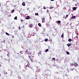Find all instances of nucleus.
I'll return each mask as SVG.
<instances>
[{"instance_id":"obj_7","label":"nucleus","mask_w":79,"mask_h":79,"mask_svg":"<svg viewBox=\"0 0 79 79\" xmlns=\"http://www.w3.org/2000/svg\"><path fill=\"white\" fill-rule=\"evenodd\" d=\"M45 17H43L42 18V21H45Z\"/></svg>"},{"instance_id":"obj_5","label":"nucleus","mask_w":79,"mask_h":79,"mask_svg":"<svg viewBox=\"0 0 79 79\" xmlns=\"http://www.w3.org/2000/svg\"><path fill=\"white\" fill-rule=\"evenodd\" d=\"M30 19V17L29 16H27V17L26 18V19Z\"/></svg>"},{"instance_id":"obj_13","label":"nucleus","mask_w":79,"mask_h":79,"mask_svg":"<svg viewBox=\"0 0 79 79\" xmlns=\"http://www.w3.org/2000/svg\"><path fill=\"white\" fill-rule=\"evenodd\" d=\"M38 25L40 27H41V24L40 23H38Z\"/></svg>"},{"instance_id":"obj_40","label":"nucleus","mask_w":79,"mask_h":79,"mask_svg":"<svg viewBox=\"0 0 79 79\" xmlns=\"http://www.w3.org/2000/svg\"><path fill=\"white\" fill-rule=\"evenodd\" d=\"M19 67L20 68V65L19 66Z\"/></svg>"},{"instance_id":"obj_38","label":"nucleus","mask_w":79,"mask_h":79,"mask_svg":"<svg viewBox=\"0 0 79 79\" xmlns=\"http://www.w3.org/2000/svg\"><path fill=\"white\" fill-rule=\"evenodd\" d=\"M74 69H72V71H73V70Z\"/></svg>"},{"instance_id":"obj_15","label":"nucleus","mask_w":79,"mask_h":79,"mask_svg":"<svg viewBox=\"0 0 79 79\" xmlns=\"http://www.w3.org/2000/svg\"><path fill=\"white\" fill-rule=\"evenodd\" d=\"M44 41L45 42H47V41H48V39H45L44 40Z\"/></svg>"},{"instance_id":"obj_4","label":"nucleus","mask_w":79,"mask_h":79,"mask_svg":"<svg viewBox=\"0 0 79 79\" xmlns=\"http://www.w3.org/2000/svg\"><path fill=\"white\" fill-rule=\"evenodd\" d=\"M29 66H30V64H29V63H27V64L26 65V69L27 67H29Z\"/></svg>"},{"instance_id":"obj_21","label":"nucleus","mask_w":79,"mask_h":79,"mask_svg":"<svg viewBox=\"0 0 79 79\" xmlns=\"http://www.w3.org/2000/svg\"><path fill=\"white\" fill-rule=\"evenodd\" d=\"M15 11V10H12V13H14V12Z\"/></svg>"},{"instance_id":"obj_9","label":"nucleus","mask_w":79,"mask_h":79,"mask_svg":"<svg viewBox=\"0 0 79 79\" xmlns=\"http://www.w3.org/2000/svg\"><path fill=\"white\" fill-rule=\"evenodd\" d=\"M20 54H23V53H24V52L22 51L20 52Z\"/></svg>"},{"instance_id":"obj_12","label":"nucleus","mask_w":79,"mask_h":79,"mask_svg":"<svg viewBox=\"0 0 79 79\" xmlns=\"http://www.w3.org/2000/svg\"><path fill=\"white\" fill-rule=\"evenodd\" d=\"M57 23L58 24H60V23H61V21H57Z\"/></svg>"},{"instance_id":"obj_29","label":"nucleus","mask_w":79,"mask_h":79,"mask_svg":"<svg viewBox=\"0 0 79 79\" xmlns=\"http://www.w3.org/2000/svg\"><path fill=\"white\" fill-rule=\"evenodd\" d=\"M27 63H29L28 61H27Z\"/></svg>"},{"instance_id":"obj_16","label":"nucleus","mask_w":79,"mask_h":79,"mask_svg":"<svg viewBox=\"0 0 79 79\" xmlns=\"http://www.w3.org/2000/svg\"><path fill=\"white\" fill-rule=\"evenodd\" d=\"M76 18V16H73L72 17V18L73 19H74V18Z\"/></svg>"},{"instance_id":"obj_1","label":"nucleus","mask_w":79,"mask_h":79,"mask_svg":"<svg viewBox=\"0 0 79 79\" xmlns=\"http://www.w3.org/2000/svg\"><path fill=\"white\" fill-rule=\"evenodd\" d=\"M73 64L74 65L75 67H77V66H78L77 63L74 62Z\"/></svg>"},{"instance_id":"obj_25","label":"nucleus","mask_w":79,"mask_h":79,"mask_svg":"<svg viewBox=\"0 0 79 79\" xmlns=\"http://www.w3.org/2000/svg\"><path fill=\"white\" fill-rule=\"evenodd\" d=\"M44 10H45V9H46V7H45V6H44Z\"/></svg>"},{"instance_id":"obj_28","label":"nucleus","mask_w":79,"mask_h":79,"mask_svg":"<svg viewBox=\"0 0 79 79\" xmlns=\"http://www.w3.org/2000/svg\"><path fill=\"white\" fill-rule=\"evenodd\" d=\"M21 29V27L19 26V29Z\"/></svg>"},{"instance_id":"obj_31","label":"nucleus","mask_w":79,"mask_h":79,"mask_svg":"<svg viewBox=\"0 0 79 79\" xmlns=\"http://www.w3.org/2000/svg\"><path fill=\"white\" fill-rule=\"evenodd\" d=\"M66 17H68V15H66Z\"/></svg>"},{"instance_id":"obj_11","label":"nucleus","mask_w":79,"mask_h":79,"mask_svg":"<svg viewBox=\"0 0 79 79\" xmlns=\"http://www.w3.org/2000/svg\"><path fill=\"white\" fill-rule=\"evenodd\" d=\"M68 41L69 42H71V41H72V39H69L68 40Z\"/></svg>"},{"instance_id":"obj_22","label":"nucleus","mask_w":79,"mask_h":79,"mask_svg":"<svg viewBox=\"0 0 79 79\" xmlns=\"http://www.w3.org/2000/svg\"><path fill=\"white\" fill-rule=\"evenodd\" d=\"M61 37H64V36H63V33L61 35Z\"/></svg>"},{"instance_id":"obj_14","label":"nucleus","mask_w":79,"mask_h":79,"mask_svg":"<svg viewBox=\"0 0 79 79\" xmlns=\"http://www.w3.org/2000/svg\"><path fill=\"white\" fill-rule=\"evenodd\" d=\"M14 19H15V20H18V19H17V16H15L14 18Z\"/></svg>"},{"instance_id":"obj_26","label":"nucleus","mask_w":79,"mask_h":79,"mask_svg":"<svg viewBox=\"0 0 79 79\" xmlns=\"http://www.w3.org/2000/svg\"><path fill=\"white\" fill-rule=\"evenodd\" d=\"M50 8L51 9V8H53V7L51 6V7H50Z\"/></svg>"},{"instance_id":"obj_18","label":"nucleus","mask_w":79,"mask_h":79,"mask_svg":"<svg viewBox=\"0 0 79 79\" xmlns=\"http://www.w3.org/2000/svg\"><path fill=\"white\" fill-rule=\"evenodd\" d=\"M35 15L36 16H39V14H38V13H35Z\"/></svg>"},{"instance_id":"obj_32","label":"nucleus","mask_w":79,"mask_h":79,"mask_svg":"<svg viewBox=\"0 0 79 79\" xmlns=\"http://www.w3.org/2000/svg\"><path fill=\"white\" fill-rule=\"evenodd\" d=\"M42 23H44V20H42Z\"/></svg>"},{"instance_id":"obj_8","label":"nucleus","mask_w":79,"mask_h":79,"mask_svg":"<svg viewBox=\"0 0 79 79\" xmlns=\"http://www.w3.org/2000/svg\"><path fill=\"white\" fill-rule=\"evenodd\" d=\"M76 7H73V11H74V10H76Z\"/></svg>"},{"instance_id":"obj_3","label":"nucleus","mask_w":79,"mask_h":79,"mask_svg":"<svg viewBox=\"0 0 79 79\" xmlns=\"http://www.w3.org/2000/svg\"><path fill=\"white\" fill-rule=\"evenodd\" d=\"M26 52H27V54H28V55H31V53L30 52H28L27 51V50L26 51Z\"/></svg>"},{"instance_id":"obj_39","label":"nucleus","mask_w":79,"mask_h":79,"mask_svg":"<svg viewBox=\"0 0 79 79\" xmlns=\"http://www.w3.org/2000/svg\"><path fill=\"white\" fill-rule=\"evenodd\" d=\"M77 34L78 35V33H77Z\"/></svg>"},{"instance_id":"obj_35","label":"nucleus","mask_w":79,"mask_h":79,"mask_svg":"<svg viewBox=\"0 0 79 79\" xmlns=\"http://www.w3.org/2000/svg\"><path fill=\"white\" fill-rule=\"evenodd\" d=\"M51 1H54V0H50Z\"/></svg>"},{"instance_id":"obj_34","label":"nucleus","mask_w":79,"mask_h":79,"mask_svg":"<svg viewBox=\"0 0 79 79\" xmlns=\"http://www.w3.org/2000/svg\"><path fill=\"white\" fill-rule=\"evenodd\" d=\"M76 38H77V39H78V36H76Z\"/></svg>"},{"instance_id":"obj_36","label":"nucleus","mask_w":79,"mask_h":79,"mask_svg":"<svg viewBox=\"0 0 79 79\" xmlns=\"http://www.w3.org/2000/svg\"><path fill=\"white\" fill-rule=\"evenodd\" d=\"M13 29H15V27H13Z\"/></svg>"},{"instance_id":"obj_19","label":"nucleus","mask_w":79,"mask_h":79,"mask_svg":"<svg viewBox=\"0 0 79 79\" xmlns=\"http://www.w3.org/2000/svg\"><path fill=\"white\" fill-rule=\"evenodd\" d=\"M33 27V25H32V24L30 25V27Z\"/></svg>"},{"instance_id":"obj_10","label":"nucleus","mask_w":79,"mask_h":79,"mask_svg":"<svg viewBox=\"0 0 79 79\" xmlns=\"http://www.w3.org/2000/svg\"><path fill=\"white\" fill-rule=\"evenodd\" d=\"M22 5L23 6H25L26 5V4H25V2H23L22 3Z\"/></svg>"},{"instance_id":"obj_33","label":"nucleus","mask_w":79,"mask_h":79,"mask_svg":"<svg viewBox=\"0 0 79 79\" xmlns=\"http://www.w3.org/2000/svg\"><path fill=\"white\" fill-rule=\"evenodd\" d=\"M49 11H48V10H47V12H48Z\"/></svg>"},{"instance_id":"obj_24","label":"nucleus","mask_w":79,"mask_h":79,"mask_svg":"<svg viewBox=\"0 0 79 79\" xmlns=\"http://www.w3.org/2000/svg\"><path fill=\"white\" fill-rule=\"evenodd\" d=\"M52 59L53 60H55V58H52Z\"/></svg>"},{"instance_id":"obj_20","label":"nucleus","mask_w":79,"mask_h":79,"mask_svg":"<svg viewBox=\"0 0 79 79\" xmlns=\"http://www.w3.org/2000/svg\"><path fill=\"white\" fill-rule=\"evenodd\" d=\"M45 52H47L48 51V49H47V50H45Z\"/></svg>"},{"instance_id":"obj_2","label":"nucleus","mask_w":79,"mask_h":79,"mask_svg":"<svg viewBox=\"0 0 79 79\" xmlns=\"http://www.w3.org/2000/svg\"><path fill=\"white\" fill-rule=\"evenodd\" d=\"M28 57L29 58H30V60H31V62H34V61H33V59L32 58V57H31H31H30V56L29 55L28 56Z\"/></svg>"},{"instance_id":"obj_6","label":"nucleus","mask_w":79,"mask_h":79,"mask_svg":"<svg viewBox=\"0 0 79 79\" xmlns=\"http://www.w3.org/2000/svg\"><path fill=\"white\" fill-rule=\"evenodd\" d=\"M71 44H72L71 43H70L69 44H67V46H68V47H70V46H71Z\"/></svg>"},{"instance_id":"obj_27","label":"nucleus","mask_w":79,"mask_h":79,"mask_svg":"<svg viewBox=\"0 0 79 79\" xmlns=\"http://www.w3.org/2000/svg\"><path fill=\"white\" fill-rule=\"evenodd\" d=\"M14 37H15V36H14V35H12V38H14Z\"/></svg>"},{"instance_id":"obj_30","label":"nucleus","mask_w":79,"mask_h":79,"mask_svg":"<svg viewBox=\"0 0 79 79\" xmlns=\"http://www.w3.org/2000/svg\"><path fill=\"white\" fill-rule=\"evenodd\" d=\"M21 21L22 22H23V20L21 19Z\"/></svg>"},{"instance_id":"obj_37","label":"nucleus","mask_w":79,"mask_h":79,"mask_svg":"<svg viewBox=\"0 0 79 79\" xmlns=\"http://www.w3.org/2000/svg\"><path fill=\"white\" fill-rule=\"evenodd\" d=\"M67 18V17H65V19H66Z\"/></svg>"},{"instance_id":"obj_23","label":"nucleus","mask_w":79,"mask_h":79,"mask_svg":"<svg viewBox=\"0 0 79 79\" xmlns=\"http://www.w3.org/2000/svg\"><path fill=\"white\" fill-rule=\"evenodd\" d=\"M67 54L68 55H69V52H67Z\"/></svg>"},{"instance_id":"obj_17","label":"nucleus","mask_w":79,"mask_h":79,"mask_svg":"<svg viewBox=\"0 0 79 79\" xmlns=\"http://www.w3.org/2000/svg\"><path fill=\"white\" fill-rule=\"evenodd\" d=\"M6 35H9V34H8L7 32H6Z\"/></svg>"}]
</instances>
